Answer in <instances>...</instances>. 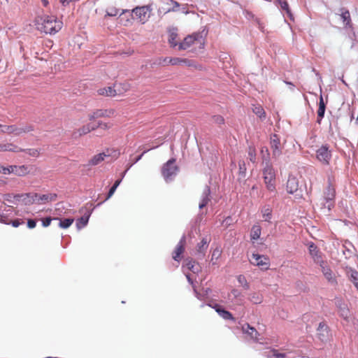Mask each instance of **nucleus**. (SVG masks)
<instances>
[{
	"instance_id": "obj_20",
	"label": "nucleus",
	"mask_w": 358,
	"mask_h": 358,
	"mask_svg": "<svg viewBox=\"0 0 358 358\" xmlns=\"http://www.w3.org/2000/svg\"><path fill=\"white\" fill-rule=\"evenodd\" d=\"M336 304L339 310L340 315L345 320H347L350 315V312L347 305L341 300H337L336 301Z\"/></svg>"
},
{
	"instance_id": "obj_63",
	"label": "nucleus",
	"mask_w": 358,
	"mask_h": 358,
	"mask_svg": "<svg viewBox=\"0 0 358 358\" xmlns=\"http://www.w3.org/2000/svg\"><path fill=\"white\" fill-rule=\"evenodd\" d=\"M186 277L187 278V280L190 282V283H192V278H191V276L189 274L187 273L186 274Z\"/></svg>"
},
{
	"instance_id": "obj_40",
	"label": "nucleus",
	"mask_w": 358,
	"mask_h": 358,
	"mask_svg": "<svg viewBox=\"0 0 358 358\" xmlns=\"http://www.w3.org/2000/svg\"><path fill=\"white\" fill-rule=\"evenodd\" d=\"M222 254V250L219 248H216L212 253L211 262L213 264H215L217 263V260L220 257Z\"/></svg>"
},
{
	"instance_id": "obj_46",
	"label": "nucleus",
	"mask_w": 358,
	"mask_h": 358,
	"mask_svg": "<svg viewBox=\"0 0 358 358\" xmlns=\"http://www.w3.org/2000/svg\"><path fill=\"white\" fill-rule=\"evenodd\" d=\"M117 87V94H122L124 92H127L129 89V85L128 84H119L118 85H115Z\"/></svg>"
},
{
	"instance_id": "obj_53",
	"label": "nucleus",
	"mask_w": 358,
	"mask_h": 358,
	"mask_svg": "<svg viewBox=\"0 0 358 358\" xmlns=\"http://www.w3.org/2000/svg\"><path fill=\"white\" fill-rule=\"evenodd\" d=\"M52 219L50 217H46L42 220V224L44 227H48L51 223Z\"/></svg>"
},
{
	"instance_id": "obj_45",
	"label": "nucleus",
	"mask_w": 358,
	"mask_h": 358,
	"mask_svg": "<svg viewBox=\"0 0 358 358\" xmlns=\"http://www.w3.org/2000/svg\"><path fill=\"white\" fill-rule=\"evenodd\" d=\"M120 182H121V180H117L115 182L114 185L112 186V187L110 189V190L108 192V194L106 197V200L110 199L113 195L116 189L120 185Z\"/></svg>"
},
{
	"instance_id": "obj_44",
	"label": "nucleus",
	"mask_w": 358,
	"mask_h": 358,
	"mask_svg": "<svg viewBox=\"0 0 358 358\" xmlns=\"http://www.w3.org/2000/svg\"><path fill=\"white\" fill-rule=\"evenodd\" d=\"M106 16L114 17L118 14L119 10L115 7L110 6L106 8Z\"/></svg>"
},
{
	"instance_id": "obj_34",
	"label": "nucleus",
	"mask_w": 358,
	"mask_h": 358,
	"mask_svg": "<svg viewBox=\"0 0 358 358\" xmlns=\"http://www.w3.org/2000/svg\"><path fill=\"white\" fill-rule=\"evenodd\" d=\"M22 197H27V198H29V195L26 194H16V195H14V196H12L11 194H6L5 195V199L9 202H12L13 203L15 201H18L20 200L21 198Z\"/></svg>"
},
{
	"instance_id": "obj_31",
	"label": "nucleus",
	"mask_w": 358,
	"mask_h": 358,
	"mask_svg": "<svg viewBox=\"0 0 358 358\" xmlns=\"http://www.w3.org/2000/svg\"><path fill=\"white\" fill-rule=\"evenodd\" d=\"M112 114H113V110H109V111L105 110V111H103V110H97V111L94 112L92 115H91L90 116V119L92 120V119H95V118H97V117H105V116L109 117Z\"/></svg>"
},
{
	"instance_id": "obj_56",
	"label": "nucleus",
	"mask_w": 358,
	"mask_h": 358,
	"mask_svg": "<svg viewBox=\"0 0 358 358\" xmlns=\"http://www.w3.org/2000/svg\"><path fill=\"white\" fill-rule=\"evenodd\" d=\"M239 170H240V173H241V174L245 173V172L246 171V168H245V163L243 162L242 163L241 162L239 163Z\"/></svg>"
},
{
	"instance_id": "obj_50",
	"label": "nucleus",
	"mask_w": 358,
	"mask_h": 358,
	"mask_svg": "<svg viewBox=\"0 0 358 358\" xmlns=\"http://www.w3.org/2000/svg\"><path fill=\"white\" fill-rule=\"evenodd\" d=\"M12 166H8V167H4V166H0V172H1L3 174L13 173V171H11Z\"/></svg>"
},
{
	"instance_id": "obj_41",
	"label": "nucleus",
	"mask_w": 358,
	"mask_h": 358,
	"mask_svg": "<svg viewBox=\"0 0 358 358\" xmlns=\"http://www.w3.org/2000/svg\"><path fill=\"white\" fill-rule=\"evenodd\" d=\"M184 61L185 60L180 59V58H178V57H173V58L166 57L164 59V62L165 64H171L172 65H176V64H179L180 62H184Z\"/></svg>"
},
{
	"instance_id": "obj_6",
	"label": "nucleus",
	"mask_w": 358,
	"mask_h": 358,
	"mask_svg": "<svg viewBox=\"0 0 358 358\" xmlns=\"http://www.w3.org/2000/svg\"><path fill=\"white\" fill-rule=\"evenodd\" d=\"M178 166L175 164V159L169 160L162 167V173L166 180L169 182L173 180L178 173Z\"/></svg>"
},
{
	"instance_id": "obj_13",
	"label": "nucleus",
	"mask_w": 358,
	"mask_h": 358,
	"mask_svg": "<svg viewBox=\"0 0 358 358\" xmlns=\"http://www.w3.org/2000/svg\"><path fill=\"white\" fill-rule=\"evenodd\" d=\"M308 251L315 263L320 264L324 262L322 253L313 243H308Z\"/></svg>"
},
{
	"instance_id": "obj_23",
	"label": "nucleus",
	"mask_w": 358,
	"mask_h": 358,
	"mask_svg": "<svg viewBox=\"0 0 358 358\" xmlns=\"http://www.w3.org/2000/svg\"><path fill=\"white\" fill-rule=\"evenodd\" d=\"M185 238L183 236L181 240L180 241V242L178 243V244L177 245L176 248V250H175V252L173 253V258L176 260V261H179L180 259V255L184 251V245H185Z\"/></svg>"
},
{
	"instance_id": "obj_60",
	"label": "nucleus",
	"mask_w": 358,
	"mask_h": 358,
	"mask_svg": "<svg viewBox=\"0 0 358 358\" xmlns=\"http://www.w3.org/2000/svg\"><path fill=\"white\" fill-rule=\"evenodd\" d=\"M145 152H146V151H144V152H143L141 155H139L138 157H136V159H135V160L134 161V163H133V164H135V163H136L137 162H138V161L141 159V157H142V156L143 155V154H144V153H145Z\"/></svg>"
},
{
	"instance_id": "obj_8",
	"label": "nucleus",
	"mask_w": 358,
	"mask_h": 358,
	"mask_svg": "<svg viewBox=\"0 0 358 358\" xmlns=\"http://www.w3.org/2000/svg\"><path fill=\"white\" fill-rule=\"evenodd\" d=\"M250 262L252 264L259 266L262 270H267L270 266L269 259L259 254H252Z\"/></svg>"
},
{
	"instance_id": "obj_47",
	"label": "nucleus",
	"mask_w": 358,
	"mask_h": 358,
	"mask_svg": "<svg viewBox=\"0 0 358 358\" xmlns=\"http://www.w3.org/2000/svg\"><path fill=\"white\" fill-rule=\"evenodd\" d=\"M237 280L245 289H248L249 288V285L246 280V278L244 275H240L237 277Z\"/></svg>"
},
{
	"instance_id": "obj_28",
	"label": "nucleus",
	"mask_w": 358,
	"mask_h": 358,
	"mask_svg": "<svg viewBox=\"0 0 358 358\" xmlns=\"http://www.w3.org/2000/svg\"><path fill=\"white\" fill-rule=\"evenodd\" d=\"M209 194H210V189L208 187H206L203 189V194L201 196V201L199 204V207L200 209L203 208L208 203V201L209 200V199H208Z\"/></svg>"
},
{
	"instance_id": "obj_7",
	"label": "nucleus",
	"mask_w": 358,
	"mask_h": 358,
	"mask_svg": "<svg viewBox=\"0 0 358 358\" xmlns=\"http://www.w3.org/2000/svg\"><path fill=\"white\" fill-rule=\"evenodd\" d=\"M241 293L236 289H231V292L227 294L226 297L224 294L222 297L224 299V301L227 303H231L229 305V308L234 309V306L242 305V300L240 299Z\"/></svg>"
},
{
	"instance_id": "obj_19",
	"label": "nucleus",
	"mask_w": 358,
	"mask_h": 358,
	"mask_svg": "<svg viewBox=\"0 0 358 358\" xmlns=\"http://www.w3.org/2000/svg\"><path fill=\"white\" fill-rule=\"evenodd\" d=\"M242 331L244 334L248 335L250 337V338L254 339L257 341H259V333L254 327H251L250 324H245L242 327Z\"/></svg>"
},
{
	"instance_id": "obj_36",
	"label": "nucleus",
	"mask_w": 358,
	"mask_h": 358,
	"mask_svg": "<svg viewBox=\"0 0 358 358\" xmlns=\"http://www.w3.org/2000/svg\"><path fill=\"white\" fill-rule=\"evenodd\" d=\"M105 157L106 155L104 153L96 155L90 161V164L93 166L97 165L104 160Z\"/></svg>"
},
{
	"instance_id": "obj_62",
	"label": "nucleus",
	"mask_w": 358,
	"mask_h": 358,
	"mask_svg": "<svg viewBox=\"0 0 358 358\" xmlns=\"http://www.w3.org/2000/svg\"><path fill=\"white\" fill-rule=\"evenodd\" d=\"M4 127H7V125H3L0 124V131L3 133Z\"/></svg>"
},
{
	"instance_id": "obj_39",
	"label": "nucleus",
	"mask_w": 358,
	"mask_h": 358,
	"mask_svg": "<svg viewBox=\"0 0 358 358\" xmlns=\"http://www.w3.org/2000/svg\"><path fill=\"white\" fill-rule=\"evenodd\" d=\"M276 1L278 2V3L279 4L280 8L282 10H285L287 14L290 17H292V13L290 12V10L289 8V6H288V3L286 1H283V0H276Z\"/></svg>"
},
{
	"instance_id": "obj_18",
	"label": "nucleus",
	"mask_w": 358,
	"mask_h": 358,
	"mask_svg": "<svg viewBox=\"0 0 358 358\" xmlns=\"http://www.w3.org/2000/svg\"><path fill=\"white\" fill-rule=\"evenodd\" d=\"M298 180L294 176H289L287 182V192L293 194L298 190Z\"/></svg>"
},
{
	"instance_id": "obj_15",
	"label": "nucleus",
	"mask_w": 358,
	"mask_h": 358,
	"mask_svg": "<svg viewBox=\"0 0 358 358\" xmlns=\"http://www.w3.org/2000/svg\"><path fill=\"white\" fill-rule=\"evenodd\" d=\"M317 334L320 341L322 342L327 341L329 337V332L328 330L327 326L323 323L320 322L317 329Z\"/></svg>"
},
{
	"instance_id": "obj_51",
	"label": "nucleus",
	"mask_w": 358,
	"mask_h": 358,
	"mask_svg": "<svg viewBox=\"0 0 358 358\" xmlns=\"http://www.w3.org/2000/svg\"><path fill=\"white\" fill-rule=\"evenodd\" d=\"M23 152H27L30 156H32V157H37L39 153L38 150H36V149L24 150Z\"/></svg>"
},
{
	"instance_id": "obj_35",
	"label": "nucleus",
	"mask_w": 358,
	"mask_h": 358,
	"mask_svg": "<svg viewBox=\"0 0 358 358\" xmlns=\"http://www.w3.org/2000/svg\"><path fill=\"white\" fill-rule=\"evenodd\" d=\"M339 17L343 20L345 27H350V15L348 10L343 11Z\"/></svg>"
},
{
	"instance_id": "obj_58",
	"label": "nucleus",
	"mask_w": 358,
	"mask_h": 358,
	"mask_svg": "<svg viewBox=\"0 0 358 358\" xmlns=\"http://www.w3.org/2000/svg\"><path fill=\"white\" fill-rule=\"evenodd\" d=\"M351 277L352 278V281L354 282V284L355 283V281H358V273L355 271V272H352V274H351Z\"/></svg>"
},
{
	"instance_id": "obj_2",
	"label": "nucleus",
	"mask_w": 358,
	"mask_h": 358,
	"mask_svg": "<svg viewBox=\"0 0 358 358\" xmlns=\"http://www.w3.org/2000/svg\"><path fill=\"white\" fill-rule=\"evenodd\" d=\"M207 34L208 31L203 28L201 31L194 33L185 37L184 38L183 43H178L176 41L178 36L176 31L175 29H172L169 31V43L170 45H204Z\"/></svg>"
},
{
	"instance_id": "obj_64",
	"label": "nucleus",
	"mask_w": 358,
	"mask_h": 358,
	"mask_svg": "<svg viewBox=\"0 0 358 358\" xmlns=\"http://www.w3.org/2000/svg\"><path fill=\"white\" fill-rule=\"evenodd\" d=\"M42 3L44 6H46L48 4V1L47 0H42Z\"/></svg>"
},
{
	"instance_id": "obj_42",
	"label": "nucleus",
	"mask_w": 358,
	"mask_h": 358,
	"mask_svg": "<svg viewBox=\"0 0 358 358\" xmlns=\"http://www.w3.org/2000/svg\"><path fill=\"white\" fill-rule=\"evenodd\" d=\"M127 13H129V10H122V13H120V20L121 21V22L124 25V26H128L131 23V19H127L125 20V22H124V15Z\"/></svg>"
},
{
	"instance_id": "obj_30",
	"label": "nucleus",
	"mask_w": 358,
	"mask_h": 358,
	"mask_svg": "<svg viewBox=\"0 0 358 358\" xmlns=\"http://www.w3.org/2000/svg\"><path fill=\"white\" fill-rule=\"evenodd\" d=\"M94 127L90 124L83 127L81 129L73 133V136L75 138L79 137L82 135L86 134L89 133L92 129H94Z\"/></svg>"
},
{
	"instance_id": "obj_17",
	"label": "nucleus",
	"mask_w": 358,
	"mask_h": 358,
	"mask_svg": "<svg viewBox=\"0 0 358 358\" xmlns=\"http://www.w3.org/2000/svg\"><path fill=\"white\" fill-rule=\"evenodd\" d=\"M56 198V194H35L31 197V199L29 200L28 202H46L49 201H53Z\"/></svg>"
},
{
	"instance_id": "obj_11",
	"label": "nucleus",
	"mask_w": 358,
	"mask_h": 358,
	"mask_svg": "<svg viewBox=\"0 0 358 358\" xmlns=\"http://www.w3.org/2000/svg\"><path fill=\"white\" fill-rule=\"evenodd\" d=\"M32 130L33 129L30 126L24 127H17L15 125H7V127H4L3 133L13 134L15 136H20L22 134L27 133Z\"/></svg>"
},
{
	"instance_id": "obj_5",
	"label": "nucleus",
	"mask_w": 358,
	"mask_h": 358,
	"mask_svg": "<svg viewBox=\"0 0 358 358\" xmlns=\"http://www.w3.org/2000/svg\"><path fill=\"white\" fill-rule=\"evenodd\" d=\"M335 198V189L331 185H329L324 192V195L320 201V208L327 214L334 206Z\"/></svg>"
},
{
	"instance_id": "obj_48",
	"label": "nucleus",
	"mask_w": 358,
	"mask_h": 358,
	"mask_svg": "<svg viewBox=\"0 0 358 358\" xmlns=\"http://www.w3.org/2000/svg\"><path fill=\"white\" fill-rule=\"evenodd\" d=\"M195 262L194 261H192V259H187L185 261V265L183 266L184 268L185 269H188V270H191V268H193V264H194Z\"/></svg>"
},
{
	"instance_id": "obj_3",
	"label": "nucleus",
	"mask_w": 358,
	"mask_h": 358,
	"mask_svg": "<svg viewBox=\"0 0 358 358\" xmlns=\"http://www.w3.org/2000/svg\"><path fill=\"white\" fill-rule=\"evenodd\" d=\"M153 10L152 5H144L136 6L131 10L130 16L131 19L136 20L142 24H145L150 17Z\"/></svg>"
},
{
	"instance_id": "obj_37",
	"label": "nucleus",
	"mask_w": 358,
	"mask_h": 358,
	"mask_svg": "<svg viewBox=\"0 0 358 358\" xmlns=\"http://www.w3.org/2000/svg\"><path fill=\"white\" fill-rule=\"evenodd\" d=\"M249 299L253 303L259 304L262 301V296L257 292H253L250 294Z\"/></svg>"
},
{
	"instance_id": "obj_54",
	"label": "nucleus",
	"mask_w": 358,
	"mask_h": 358,
	"mask_svg": "<svg viewBox=\"0 0 358 358\" xmlns=\"http://www.w3.org/2000/svg\"><path fill=\"white\" fill-rule=\"evenodd\" d=\"M36 225V221L34 220H29L27 221V227L29 229H34Z\"/></svg>"
},
{
	"instance_id": "obj_27",
	"label": "nucleus",
	"mask_w": 358,
	"mask_h": 358,
	"mask_svg": "<svg viewBox=\"0 0 358 358\" xmlns=\"http://www.w3.org/2000/svg\"><path fill=\"white\" fill-rule=\"evenodd\" d=\"M261 235V227L259 224H255L252 229L250 232V238L251 240L255 241L260 238Z\"/></svg>"
},
{
	"instance_id": "obj_43",
	"label": "nucleus",
	"mask_w": 358,
	"mask_h": 358,
	"mask_svg": "<svg viewBox=\"0 0 358 358\" xmlns=\"http://www.w3.org/2000/svg\"><path fill=\"white\" fill-rule=\"evenodd\" d=\"M253 113H255L258 117L262 118L264 117L265 112L262 106H255L252 108Z\"/></svg>"
},
{
	"instance_id": "obj_32",
	"label": "nucleus",
	"mask_w": 358,
	"mask_h": 358,
	"mask_svg": "<svg viewBox=\"0 0 358 358\" xmlns=\"http://www.w3.org/2000/svg\"><path fill=\"white\" fill-rule=\"evenodd\" d=\"M0 222L6 224H11L13 227H18L20 224L24 223L23 221L18 219L8 222L3 215H0Z\"/></svg>"
},
{
	"instance_id": "obj_49",
	"label": "nucleus",
	"mask_w": 358,
	"mask_h": 358,
	"mask_svg": "<svg viewBox=\"0 0 358 358\" xmlns=\"http://www.w3.org/2000/svg\"><path fill=\"white\" fill-rule=\"evenodd\" d=\"M234 220L231 217H227L224 220H223L222 225L227 228L230 226L233 223Z\"/></svg>"
},
{
	"instance_id": "obj_57",
	"label": "nucleus",
	"mask_w": 358,
	"mask_h": 358,
	"mask_svg": "<svg viewBox=\"0 0 358 358\" xmlns=\"http://www.w3.org/2000/svg\"><path fill=\"white\" fill-rule=\"evenodd\" d=\"M199 270H200V266L198 264H196V263H194L193 264V268H191L190 271H192L194 273H196L199 272Z\"/></svg>"
},
{
	"instance_id": "obj_25",
	"label": "nucleus",
	"mask_w": 358,
	"mask_h": 358,
	"mask_svg": "<svg viewBox=\"0 0 358 358\" xmlns=\"http://www.w3.org/2000/svg\"><path fill=\"white\" fill-rule=\"evenodd\" d=\"M262 221L270 222L272 218V209L268 206H265L261 209Z\"/></svg>"
},
{
	"instance_id": "obj_61",
	"label": "nucleus",
	"mask_w": 358,
	"mask_h": 358,
	"mask_svg": "<svg viewBox=\"0 0 358 358\" xmlns=\"http://www.w3.org/2000/svg\"><path fill=\"white\" fill-rule=\"evenodd\" d=\"M249 155L250 157V160L252 162H254L255 161V155H253L252 151L251 150L249 152Z\"/></svg>"
},
{
	"instance_id": "obj_38",
	"label": "nucleus",
	"mask_w": 358,
	"mask_h": 358,
	"mask_svg": "<svg viewBox=\"0 0 358 358\" xmlns=\"http://www.w3.org/2000/svg\"><path fill=\"white\" fill-rule=\"evenodd\" d=\"M59 226L62 229L69 228L73 222L74 220L73 218H66L64 220H59Z\"/></svg>"
},
{
	"instance_id": "obj_22",
	"label": "nucleus",
	"mask_w": 358,
	"mask_h": 358,
	"mask_svg": "<svg viewBox=\"0 0 358 358\" xmlns=\"http://www.w3.org/2000/svg\"><path fill=\"white\" fill-rule=\"evenodd\" d=\"M218 315L224 320H234L233 315L227 310L222 308L220 305L216 304L213 307Z\"/></svg>"
},
{
	"instance_id": "obj_1",
	"label": "nucleus",
	"mask_w": 358,
	"mask_h": 358,
	"mask_svg": "<svg viewBox=\"0 0 358 358\" xmlns=\"http://www.w3.org/2000/svg\"><path fill=\"white\" fill-rule=\"evenodd\" d=\"M35 25L38 30L52 34L62 29V22L57 20L55 16L44 15L36 18Z\"/></svg>"
},
{
	"instance_id": "obj_26",
	"label": "nucleus",
	"mask_w": 358,
	"mask_h": 358,
	"mask_svg": "<svg viewBox=\"0 0 358 358\" xmlns=\"http://www.w3.org/2000/svg\"><path fill=\"white\" fill-rule=\"evenodd\" d=\"M11 171H13V173L17 176H22L29 173V169L25 166H13L11 168Z\"/></svg>"
},
{
	"instance_id": "obj_9",
	"label": "nucleus",
	"mask_w": 358,
	"mask_h": 358,
	"mask_svg": "<svg viewBox=\"0 0 358 358\" xmlns=\"http://www.w3.org/2000/svg\"><path fill=\"white\" fill-rule=\"evenodd\" d=\"M316 158L322 164L328 165L331 159V151L327 145H322L317 150Z\"/></svg>"
},
{
	"instance_id": "obj_52",
	"label": "nucleus",
	"mask_w": 358,
	"mask_h": 358,
	"mask_svg": "<svg viewBox=\"0 0 358 358\" xmlns=\"http://www.w3.org/2000/svg\"><path fill=\"white\" fill-rule=\"evenodd\" d=\"M261 152L262 154V159H264V156L265 158L268 157V159L269 160V152L267 148H263L261 150Z\"/></svg>"
},
{
	"instance_id": "obj_4",
	"label": "nucleus",
	"mask_w": 358,
	"mask_h": 358,
	"mask_svg": "<svg viewBox=\"0 0 358 358\" xmlns=\"http://www.w3.org/2000/svg\"><path fill=\"white\" fill-rule=\"evenodd\" d=\"M264 168L262 170L264 182L266 185L267 189L273 192L275 190L274 180L275 178V171L271 164L268 157L265 158L264 156Z\"/></svg>"
},
{
	"instance_id": "obj_12",
	"label": "nucleus",
	"mask_w": 358,
	"mask_h": 358,
	"mask_svg": "<svg viewBox=\"0 0 358 358\" xmlns=\"http://www.w3.org/2000/svg\"><path fill=\"white\" fill-rule=\"evenodd\" d=\"M271 148L272 149L273 157L277 158L280 156L282 150L280 147V138L276 134L271 137Z\"/></svg>"
},
{
	"instance_id": "obj_14",
	"label": "nucleus",
	"mask_w": 358,
	"mask_h": 358,
	"mask_svg": "<svg viewBox=\"0 0 358 358\" xmlns=\"http://www.w3.org/2000/svg\"><path fill=\"white\" fill-rule=\"evenodd\" d=\"M208 247V240L207 238H203L201 243H199L196 248L194 255L198 259H203L205 256L206 252Z\"/></svg>"
},
{
	"instance_id": "obj_59",
	"label": "nucleus",
	"mask_w": 358,
	"mask_h": 358,
	"mask_svg": "<svg viewBox=\"0 0 358 358\" xmlns=\"http://www.w3.org/2000/svg\"><path fill=\"white\" fill-rule=\"evenodd\" d=\"M171 2L173 3L174 6L172 9H169L168 11L170 12V11H176L177 10V8L179 7V3L176 1H172Z\"/></svg>"
},
{
	"instance_id": "obj_29",
	"label": "nucleus",
	"mask_w": 358,
	"mask_h": 358,
	"mask_svg": "<svg viewBox=\"0 0 358 358\" xmlns=\"http://www.w3.org/2000/svg\"><path fill=\"white\" fill-rule=\"evenodd\" d=\"M324 112H325V103L324 102L323 97L321 96L320 99L319 108L317 110V117H318L317 122L319 124L320 123L322 119L323 118V117L324 115Z\"/></svg>"
},
{
	"instance_id": "obj_24",
	"label": "nucleus",
	"mask_w": 358,
	"mask_h": 358,
	"mask_svg": "<svg viewBox=\"0 0 358 358\" xmlns=\"http://www.w3.org/2000/svg\"><path fill=\"white\" fill-rule=\"evenodd\" d=\"M0 151H10L18 152L24 151V149H22L20 147L12 143H6L0 145Z\"/></svg>"
},
{
	"instance_id": "obj_10",
	"label": "nucleus",
	"mask_w": 358,
	"mask_h": 358,
	"mask_svg": "<svg viewBox=\"0 0 358 358\" xmlns=\"http://www.w3.org/2000/svg\"><path fill=\"white\" fill-rule=\"evenodd\" d=\"M297 353L295 351L288 348L281 349L280 350H273L271 351L270 358H295Z\"/></svg>"
},
{
	"instance_id": "obj_33",
	"label": "nucleus",
	"mask_w": 358,
	"mask_h": 358,
	"mask_svg": "<svg viewBox=\"0 0 358 358\" xmlns=\"http://www.w3.org/2000/svg\"><path fill=\"white\" fill-rule=\"evenodd\" d=\"M90 216V214H89L87 215L83 216L77 220L76 227L78 230L85 227L87 224Z\"/></svg>"
},
{
	"instance_id": "obj_55",
	"label": "nucleus",
	"mask_w": 358,
	"mask_h": 358,
	"mask_svg": "<svg viewBox=\"0 0 358 358\" xmlns=\"http://www.w3.org/2000/svg\"><path fill=\"white\" fill-rule=\"evenodd\" d=\"M213 119L217 124H222L224 122V118L222 116L216 115L214 116Z\"/></svg>"
},
{
	"instance_id": "obj_16",
	"label": "nucleus",
	"mask_w": 358,
	"mask_h": 358,
	"mask_svg": "<svg viewBox=\"0 0 358 358\" xmlns=\"http://www.w3.org/2000/svg\"><path fill=\"white\" fill-rule=\"evenodd\" d=\"M320 266L325 278L331 283L336 282L335 275L331 270L327 266L326 263L324 262L323 263H321Z\"/></svg>"
},
{
	"instance_id": "obj_21",
	"label": "nucleus",
	"mask_w": 358,
	"mask_h": 358,
	"mask_svg": "<svg viewBox=\"0 0 358 358\" xmlns=\"http://www.w3.org/2000/svg\"><path fill=\"white\" fill-rule=\"evenodd\" d=\"M99 95L105 96H115L117 94V90L114 87H107L100 88L97 90Z\"/></svg>"
}]
</instances>
